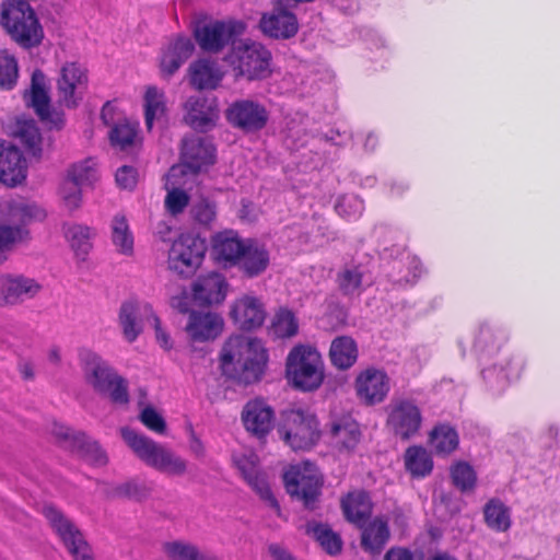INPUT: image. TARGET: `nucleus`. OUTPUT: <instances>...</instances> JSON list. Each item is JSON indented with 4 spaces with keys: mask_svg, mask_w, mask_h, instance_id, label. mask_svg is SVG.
<instances>
[{
    "mask_svg": "<svg viewBox=\"0 0 560 560\" xmlns=\"http://www.w3.org/2000/svg\"><path fill=\"white\" fill-rule=\"evenodd\" d=\"M217 369L225 381L240 385L260 383L268 370L269 352L260 339L232 335L222 343Z\"/></svg>",
    "mask_w": 560,
    "mask_h": 560,
    "instance_id": "obj_1",
    "label": "nucleus"
},
{
    "mask_svg": "<svg viewBox=\"0 0 560 560\" xmlns=\"http://www.w3.org/2000/svg\"><path fill=\"white\" fill-rule=\"evenodd\" d=\"M1 209L11 224H0V264L7 260L8 253L27 238L25 225L45 218V211L23 198L10 199L1 203Z\"/></svg>",
    "mask_w": 560,
    "mask_h": 560,
    "instance_id": "obj_2",
    "label": "nucleus"
},
{
    "mask_svg": "<svg viewBox=\"0 0 560 560\" xmlns=\"http://www.w3.org/2000/svg\"><path fill=\"white\" fill-rule=\"evenodd\" d=\"M120 432L127 445L147 466L168 476L186 474L187 460L172 450L130 428H122Z\"/></svg>",
    "mask_w": 560,
    "mask_h": 560,
    "instance_id": "obj_3",
    "label": "nucleus"
},
{
    "mask_svg": "<svg viewBox=\"0 0 560 560\" xmlns=\"http://www.w3.org/2000/svg\"><path fill=\"white\" fill-rule=\"evenodd\" d=\"M1 23L12 39L23 48L36 47L44 38L36 13L25 0H8L2 8Z\"/></svg>",
    "mask_w": 560,
    "mask_h": 560,
    "instance_id": "obj_4",
    "label": "nucleus"
},
{
    "mask_svg": "<svg viewBox=\"0 0 560 560\" xmlns=\"http://www.w3.org/2000/svg\"><path fill=\"white\" fill-rule=\"evenodd\" d=\"M285 376L292 385H320L325 364L319 351L311 345L294 346L285 360Z\"/></svg>",
    "mask_w": 560,
    "mask_h": 560,
    "instance_id": "obj_5",
    "label": "nucleus"
},
{
    "mask_svg": "<svg viewBox=\"0 0 560 560\" xmlns=\"http://www.w3.org/2000/svg\"><path fill=\"white\" fill-rule=\"evenodd\" d=\"M225 60L236 77L260 80L270 74L271 54L259 43H241L233 46Z\"/></svg>",
    "mask_w": 560,
    "mask_h": 560,
    "instance_id": "obj_6",
    "label": "nucleus"
},
{
    "mask_svg": "<svg viewBox=\"0 0 560 560\" xmlns=\"http://www.w3.org/2000/svg\"><path fill=\"white\" fill-rule=\"evenodd\" d=\"M282 440L294 451L311 448L319 439L316 418L302 410H287L279 427Z\"/></svg>",
    "mask_w": 560,
    "mask_h": 560,
    "instance_id": "obj_7",
    "label": "nucleus"
},
{
    "mask_svg": "<svg viewBox=\"0 0 560 560\" xmlns=\"http://www.w3.org/2000/svg\"><path fill=\"white\" fill-rule=\"evenodd\" d=\"M287 492L305 508L314 509L320 494L322 477L317 467L310 463L292 465L283 475Z\"/></svg>",
    "mask_w": 560,
    "mask_h": 560,
    "instance_id": "obj_8",
    "label": "nucleus"
},
{
    "mask_svg": "<svg viewBox=\"0 0 560 560\" xmlns=\"http://www.w3.org/2000/svg\"><path fill=\"white\" fill-rule=\"evenodd\" d=\"M207 252L206 241L192 234H182L168 252V267L182 277H190L201 266Z\"/></svg>",
    "mask_w": 560,
    "mask_h": 560,
    "instance_id": "obj_9",
    "label": "nucleus"
},
{
    "mask_svg": "<svg viewBox=\"0 0 560 560\" xmlns=\"http://www.w3.org/2000/svg\"><path fill=\"white\" fill-rule=\"evenodd\" d=\"M43 514L74 560H93L90 545L70 518L52 505H45Z\"/></svg>",
    "mask_w": 560,
    "mask_h": 560,
    "instance_id": "obj_10",
    "label": "nucleus"
},
{
    "mask_svg": "<svg viewBox=\"0 0 560 560\" xmlns=\"http://www.w3.org/2000/svg\"><path fill=\"white\" fill-rule=\"evenodd\" d=\"M86 69L78 62L63 63L56 79L58 102L61 106L74 108L83 100L88 89Z\"/></svg>",
    "mask_w": 560,
    "mask_h": 560,
    "instance_id": "obj_11",
    "label": "nucleus"
},
{
    "mask_svg": "<svg viewBox=\"0 0 560 560\" xmlns=\"http://www.w3.org/2000/svg\"><path fill=\"white\" fill-rule=\"evenodd\" d=\"M228 121L244 132L264 129L269 119L266 106L257 101L243 98L233 102L226 109Z\"/></svg>",
    "mask_w": 560,
    "mask_h": 560,
    "instance_id": "obj_12",
    "label": "nucleus"
},
{
    "mask_svg": "<svg viewBox=\"0 0 560 560\" xmlns=\"http://www.w3.org/2000/svg\"><path fill=\"white\" fill-rule=\"evenodd\" d=\"M388 413L387 424L395 435L402 440L416 436L422 425L420 408L410 399L393 401Z\"/></svg>",
    "mask_w": 560,
    "mask_h": 560,
    "instance_id": "obj_13",
    "label": "nucleus"
},
{
    "mask_svg": "<svg viewBox=\"0 0 560 560\" xmlns=\"http://www.w3.org/2000/svg\"><path fill=\"white\" fill-rule=\"evenodd\" d=\"M182 165L176 167H183L182 175L187 172L197 174L215 161V148L209 138L200 136L186 137L183 140L182 147Z\"/></svg>",
    "mask_w": 560,
    "mask_h": 560,
    "instance_id": "obj_14",
    "label": "nucleus"
},
{
    "mask_svg": "<svg viewBox=\"0 0 560 560\" xmlns=\"http://www.w3.org/2000/svg\"><path fill=\"white\" fill-rule=\"evenodd\" d=\"M259 27L271 38L289 39L296 35L299 22L295 14L285 8L283 1L277 0L272 10L261 15Z\"/></svg>",
    "mask_w": 560,
    "mask_h": 560,
    "instance_id": "obj_15",
    "label": "nucleus"
},
{
    "mask_svg": "<svg viewBox=\"0 0 560 560\" xmlns=\"http://www.w3.org/2000/svg\"><path fill=\"white\" fill-rule=\"evenodd\" d=\"M79 363L85 378L93 385H124L125 383L115 368L91 349L79 350Z\"/></svg>",
    "mask_w": 560,
    "mask_h": 560,
    "instance_id": "obj_16",
    "label": "nucleus"
},
{
    "mask_svg": "<svg viewBox=\"0 0 560 560\" xmlns=\"http://www.w3.org/2000/svg\"><path fill=\"white\" fill-rule=\"evenodd\" d=\"M42 290V284L23 275L0 276V305L13 306L34 299Z\"/></svg>",
    "mask_w": 560,
    "mask_h": 560,
    "instance_id": "obj_17",
    "label": "nucleus"
},
{
    "mask_svg": "<svg viewBox=\"0 0 560 560\" xmlns=\"http://www.w3.org/2000/svg\"><path fill=\"white\" fill-rule=\"evenodd\" d=\"M223 318L212 312L191 311L185 326L190 340L206 342L219 337L223 330Z\"/></svg>",
    "mask_w": 560,
    "mask_h": 560,
    "instance_id": "obj_18",
    "label": "nucleus"
},
{
    "mask_svg": "<svg viewBox=\"0 0 560 560\" xmlns=\"http://www.w3.org/2000/svg\"><path fill=\"white\" fill-rule=\"evenodd\" d=\"M185 121L192 129L208 131L215 126L219 110L213 100L205 96H191L185 103Z\"/></svg>",
    "mask_w": 560,
    "mask_h": 560,
    "instance_id": "obj_19",
    "label": "nucleus"
},
{
    "mask_svg": "<svg viewBox=\"0 0 560 560\" xmlns=\"http://www.w3.org/2000/svg\"><path fill=\"white\" fill-rule=\"evenodd\" d=\"M26 177V161L21 151L9 142L0 140V182L15 186Z\"/></svg>",
    "mask_w": 560,
    "mask_h": 560,
    "instance_id": "obj_20",
    "label": "nucleus"
},
{
    "mask_svg": "<svg viewBox=\"0 0 560 560\" xmlns=\"http://www.w3.org/2000/svg\"><path fill=\"white\" fill-rule=\"evenodd\" d=\"M226 289L228 283L224 277L218 272H210L194 281L192 299L199 305L219 304L225 299Z\"/></svg>",
    "mask_w": 560,
    "mask_h": 560,
    "instance_id": "obj_21",
    "label": "nucleus"
},
{
    "mask_svg": "<svg viewBox=\"0 0 560 560\" xmlns=\"http://www.w3.org/2000/svg\"><path fill=\"white\" fill-rule=\"evenodd\" d=\"M247 241L240 238L233 230L217 233L212 237V254L214 259L225 267H234L240 260Z\"/></svg>",
    "mask_w": 560,
    "mask_h": 560,
    "instance_id": "obj_22",
    "label": "nucleus"
},
{
    "mask_svg": "<svg viewBox=\"0 0 560 560\" xmlns=\"http://www.w3.org/2000/svg\"><path fill=\"white\" fill-rule=\"evenodd\" d=\"M233 35V25L220 21L205 24L195 31L199 47L208 52H219L232 40Z\"/></svg>",
    "mask_w": 560,
    "mask_h": 560,
    "instance_id": "obj_23",
    "label": "nucleus"
},
{
    "mask_svg": "<svg viewBox=\"0 0 560 560\" xmlns=\"http://www.w3.org/2000/svg\"><path fill=\"white\" fill-rule=\"evenodd\" d=\"M234 463L250 487L279 513L278 501L273 498L265 475L257 467L256 456L254 454L234 456Z\"/></svg>",
    "mask_w": 560,
    "mask_h": 560,
    "instance_id": "obj_24",
    "label": "nucleus"
},
{
    "mask_svg": "<svg viewBox=\"0 0 560 560\" xmlns=\"http://www.w3.org/2000/svg\"><path fill=\"white\" fill-rule=\"evenodd\" d=\"M245 429L261 439L268 434L273 423V411L260 399L248 401L242 411Z\"/></svg>",
    "mask_w": 560,
    "mask_h": 560,
    "instance_id": "obj_25",
    "label": "nucleus"
},
{
    "mask_svg": "<svg viewBox=\"0 0 560 560\" xmlns=\"http://www.w3.org/2000/svg\"><path fill=\"white\" fill-rule=\"evenodd\" d=\"M231 316L240 328L250 330L262 325L266 312L259 299L244 295L234 302Z\"/></svg>",
    "mask_w": 560,
    "mask_h": 560,
    "instance_id": "obj_26",
    "label": "nucleus"
},
{
    "mask_svg": "<svg viewBox=\"0 0 560 560\" xmlns=\"http://www.w3.org/2000/svg\"><path fill=\"white\" fill-rule=\"evenodd\" d=\"M147 307H152L149 304H140L137 302H125L119 310V325L122 329L124 337L132 342L142 331V322L149 324V313Z\"/></svg>",
    "mask_w": 560,
    "mask_h": 560,
    "instance_id": "obj_27",
    "label": "nucleus"
},
{
    "mask_svg": "<svg viewBox=\"0 0 560 560\" xmlns=\"http://www.w3.org/2000/svg\"><path fill=\"white\" fill-rule=\"evenodd\" d=\"M195 49L190 38L179 36L171 42L163 50L160 68L164 75L174 74L179 67L191 56Z\"/></svg>",
    "mask_w": 560,
    "mask_h": 560,
    "instance_id": "obj_28",
    "label": "nucleus"
},
{
    "mask_svg": "<svg viewBox=\"0 0 560 560\" xmlns=\"http://www.w3.org/2000/svg\"><path fill=\"white\" fill-rule=\"evenodd\" d=\"M270 262V256L265 246L247 240L243 254L237 261L238 270L247 278H255L266 271Z\"/></svg>",
    "mask_w": 560,
    "mask_h": 560,
    "instance_id": "obj_29",
    "label": "nucleus"
},
{
    "mask_svg": "<svg viewBox=\"0 0 560 560\" xmlns=\"http://www.w3.org/2000/svg\"><path fill=\"white\" fill-rule=\"evenodd\" d=\"M183 167H171L166 175V196L164 199L165 211L172 217L182 214L189 205V195L177 187V178L182 175Z\"/></svg>",
    "mask_w": 560,
    "mask_h": 560,
    "instance_id": "obj_30",
    "label": "nucleus"
},
{
    "mask_svg": "<svg viewBox=\"0 0 560 560\" xmlns=\"http://www.w3.org/2000/svg\"><path fill=\"white\" fill-rule=\"evenodd\" d=\"M30 105L43 121L57 126V121L51 118L50 98L46 90V77L40 70H35L32 74Z\"/></svg>",
    "mask_w": 560,
    "mask_h": 560,
    "instance_id": "obj_31",
    "label": "nucleus"
},
{
    "mask_svg": "<svg viewBox=\"0 0 560 560\" xmlns=\"http://www.w3.org/2000/svg\"><path fill=\"white\" fill-rule=\"evenodd\" d=\"M190 83L198 90H213L223 78L215 62L200 59L189 67Z\"/></svg>",
    "mask_w": 560,
    "mask_h": 560,
    "instance_id": "obj_32",
    "label": "nucleus"
},
{
    "mask_svg": "<svg viewBox=\"0 0 560 560\" xmlns=\"http://www.w3.org/2000/svg\"><path fill=\"white\" fill-rule=\"evenodd\" d=\"M330 432L335 443L347 450L353 448L360 440L359 425L350 415L340 417L332 415Z\"/></svg>",
    "mask_w": 560,
    "mask_h": 560,
    "instance_id": "obj_33",
    "label": "nucleus"
},
{
    "mask_svg": "<svg viewBox=\"0 0 560 560\" xmlns=\"http://www.w3.org/2000/svg\"><path fill=\"white\" fill-rule=\"evenodd\" d=\"M329 358L334 366L339 370L351 368L358 359L355 341L349 336H340L331 341Z\"/></svg>",
    "mask_w": 560,
    "mask_h": 560,
    "instance_id": "obj_34",
    "label": "nucleus"
},
{
    "mask_svg": "<svg viewBox=\"0 0 560 560\" xmlns=\"http://www.w3.org/2000/svg\"><path fill=\"white\" fill-rule=\"evenodd\" d=\"M110 241L116 250L124 256L133 254L135 238L127 218L117 213L110 221Z\"/></svg>",
    "mask_w": 560,
    "mask_h": 560,
    "instance_id": "obj_35",
    "label": "nucleus"
},
{
    "mask_svg": "<svg viewBox=\"0 0 560 560\" xmlns=\"http://www.w3.org/2000/svg\"><path fill=\"white\" fill-rule=\"evenodd\" d=\"M429 443L438 455H450L459 444V436L455 428L447 423L436 424L429 434Z\"/></svg>",
    "mask_w": 560,
    "mask_h": 560,
    "instance_id": "obj_36",
    "label": "nucleus"
},
{
    "mask_svg": "<svg viewBox=\"0 0 560 560\" xmlns=\"http://www.w3.org/2000/svg\"><path fill=\"white\" fill-rule=\"evenodd\" d=\"M341 506L346 518L358 525H361L372 511L370 497L363 491L349 493L341 501Z\"/></svg>",
    "mask_w": 560,
    "mask_h": 560,
    "instance_id": "obj_37",
    "label": "nucleus"
},
{
    "mask_svg": "<svg viewBox=\"0 0 560 560\" xmlns=\"http://www.w3.org/2000/svg\"><path fill=\"white\" fill-rule=\"evenodd\" d=\"M404 463L406 470L413 478H424L430 475L433 469V460L431 454L422 446H409L404 454Z\"/></svg>",
    "mask_w": 560,
    "mask_h": 560,
    "instance_id": "obj_38",
    "label": "nucleus"
},
{
    "mask_svg": "<svg viewBox=\"0 0 560 560\" xmlns=\"http://www.w3.org/2000/svg\"><path fill=\"white\" fill-rule=\"evenodd\" d=\"M144 119L148 130H151L154 121H160L166 114L164 92L155 85H149L143 96Z\"/></svg>",
    "mask_w": 560,
    "mask_h": 560,
    "instance_id": "obj_39",
    "label": "nucleus"
},
{
    "mask_svg": "<svg viewBox=\"0 0 560 560\" xmlns=\"http://www.w3.org/2000/svg\"><path fill=\"white\" fill-rule=\"evenodd\" d=\"M388 539L387 521L377 517L363 529L361 542L364 550L375 555L382 551Z\"/></svg>",
    "mask_w": 560,
    "mask_h": 560,
    "instance_id": "obj_40",
    "label": "nucleus"
},
{
    "mask_svg": "<svg viewBox=\"0 0 560 560\" xmlns=\"http://www.w3.org/2000/svg\"><path fill=\"white\" fill-rule=\"evenodd\" d=\"M485 522L494 532L504 533L512 525L511 511L500 500L492 499L483 508Z\"/></svg>",
    "mask_w": 560,
    "mask_h": 560,
    "instance_id": "obj_41",
    "label": "nucleus"
},
{
    "mask_svg": "<svg viewBox=\"0 0 560 560\" xmlns=\"http://www.w3.org/2000/svg\"><path fill=\"white\" fill-rule=\"evenodd\" d=\"M13 135L25 145L27 152L39 158L42 155V137L32 119H18Z\"/></svg>",
    "mask_w": 560,
    "mask_h": 560,
    "instance_id": "obj_42",
    "label": "nucleus"
},
{
    "mask_svg": "<svg viewBox=\"0 0 560 560\" xmlns=\"http://www.w3.org/2000/svg\"><path fill=\"white\" fill-rule=\"evenodd\" d=\"M163 551L170 560H218L215 556L202 552L196 545L183 540L163 544Z\"/></svg>",
    "mask_w": 560,
    "mask_h": 560,
    "instance_id": "obj_43",
    "label": "nucleus"
},
{
    "mask_svg": "<svg viewBox=\"0 0 560 560\" xmlns=\"http://www.w3.org/2000/svg\"><path fill=\"white\" fill-rule=\"evenodd\" d=\"M306 533L312 535L320 547L329 555H338L342 549L340 536L326 525L311 522L306 526Z\"/></svg>",
    "mask_w": 560,
    "mask_h": 560,
    "instance_id": "obj_44",
    "label": "nucleus"
},
{
    "mask_svg": "<svg viewBox=\"0 0 560 560\" xmlns=\"http://www.w3.org/2000/svg\"><path fill=\"white\" fill-rule=\"evenodd\" d=\"M370 282L371 279L366 277L365 268L362 266L346 267L338 275L339 288L345 294L360 293Z\"/></svg>",
    "mask_w": 560,
    "mask_h": 560,
    "instance_id": "obj_45",
    "label": "nucleus"
},
{
    "mask_svg": "<svg viewBox=\"0 0 560 560\" xmlns=\"http://www.w3.org/2000/svg\"><path fill=\"white\" fill-rule=\"evenodd\" d=\"M112 145L126 149L132 145L138 136V124L127 118H118L108 133Z\"/></svg>",
    "mask_w": 560,
    "mask_h": 560,
    "instance_id": "obj_46",
    "label": "nucleus"
},
{
    "mask_svg": "<svg viewBox=\"0 0 560 560\" xmlns=\"http://www.w3.org/2000/svg\"><path fill=\"white\" fill-rule=\"evenodd\" d=\"M19 79V65L14 55L0 49V89L12 90Z\"/></svg>",
    "mask_w": 560,
    "mask_h": 560,
    "instance_id": "obj_47",
    "label": "nucleus"
},
{
    "mask_svg": "<svg viewBox=\"0 0 560 560\" xmlns=\"http://www.w3.org/2000/svg\"><path fill=\"white\" fill-rule=\"evenodd\" d=\"M65 235L78 255H86L91 248L92 231L88 226L71 224L66 226Z\"/></svg>",
    "mask_w": 560,
    "mask_h": 560,
    "instance_id": "obj_48",
    "label": "nucleus"
},
{
    "mask_svg": "<svg viewBox=\"0 0 560 560\" xmlns=\"http://www.w3.org/2000/svg\"><path fill=\"white\" fill-rule=\"evenodd\" d=\"M299 324L289 310H280L273 317L271 332L277 338H291L298 334Z\"/></svg>",
    "mask_w": 560,
    "mask_h": 560,
    "instance_id": "obj_49",
    "label": "nucleus"
},
{
    "mask_svg": "<svg viewBox=\"0 0 560 560\" xmlns=\"http://www.w3.org/2000/svg\"><path fill=\"white\" fill-rule=\"evenodd\" d=\"M145 393L142 388H139V401L138 405L141 407L139 416L140 421L151 431L162 434L165 432L166 423L164 418L151 406L144 405Z\"/></svg>",
    "mask_w": 560,
    "mask_h": 560,
    "instance_id": "obj_50",
    "label": "nucleus"
},
{
    "mask_svg": "<svg viewBox=\"0 0 560 560\" xmlns=\"http://www.w3.org/2000/svg\"><path fill=\"white\" fill-rule=\"evenodd\" d=\"M190 215L202 226H210L217 219V205L209 198L200 197L190 207Z\"/></svg>",
    "mask_w": 560,
    "mask_h": 560,
    "instance_id": "obj_51",
    "label": "nucleus"
},
{
    "mask_svg": "<svg viewBox=\"0 0 560 560\" xmlns=\"http://www.w3.org/2000/svg\"><path fill=\"white\" fill-rule=\"evenodd\" d=\"M67 177L83 187L91 185L97 179V170L94 160L88 159L73 164L68 171Z\"/></svg>",
    "mask_w": 560,
    "mask_h": 560,
    "instance_id": "obj_52",
    "label": "nucleus"
},
{
    "mask_svg": "<svg viewBox=\"0 0 560 560\" xmlns=\"http://www.w3.org/2000/svg\"><path fill=\"white\" fill-rule=\"evenodd\" d=\"M114 494L119 498L142 501L151 494V487L141 481L129 480L116 486Z\"/></svg>",
    "mask_w": 560,
    "mask_h": 560,
    "instance_id": "obj_53",
    "label": "nucleus"
},
{
    "mask_svg": "<svg viewBox=\"0 0 560 560\" xmlns=\"http://www.w3.org/2000/svg\"><path fill=\"white\" fill-rule=\"evenodd\" d=\"M474 348L479 353L493 354L500 348L495 331L490 326H481L474 342Z\"/></svg>",
    "mask_w": 560,
    "mask_h": 560,
    "instance_id": "obj_54",
    "label": "nucleus"
},
{
    "mask_svg": "<svg viewBox=\"0 0 560 560\" xmlns=\"http://www.w3.org/2000/svg\"><path fill=\"white\" fill-rule=\"evenodd\" d=\"M451 475L454 485L462 491L470 490L475 487L476 474L469 464L463 462L455 464L451 469Z\"/></svg>",
    "mask_w": 560,
    "mask_h": 560,
    "instance_id": "obj_55",
    "label": "nucleus"
},
{
    "mask_svg": "<svg viewBox=\"0 0 560 560\" xmlns=\"http://www.w3.org/2000/svg\"><path fill=\"white\" fill-rule=\"evenodd\" d=\"M335 208L339 215L351 220L362 214L364 203L363 200L355 195H345L338 199Z\"/></svg>",
    "mask_w": 560,
    "mask_h": 560,
    "instance_id": "obj_56",
    "label": "nucleus"
},
{
    "mask_svg": "<svg viewBox=\"0 0 560 560\" xmlns=\"http://www.w3.org/2000/svg\"><path fill=\"white\" fill-rule=\"evenodd\" d=\"M81 451L85 459L94 466H104L107 463V456L97 442L81 435Z\"/></svg>",
    "mask_w": 560,
    "mask_h": 560,
    "instance_id": "obj_57",
    "label": "nucleus"
},
{
    "mask_svg": "<svg viewBox=\"0 0 560 560\" xmlns=\"http://www.w3.org/2000/svg\"><path fill=\"white\" fill-rule=\"evenodd\" d=\"M83 186L66 177L60 186V196L69 209H77L81 203Z\"/></svg>",
    "mask_w": 560,
    "mask_h": 560,
    "instance_id": "obj_58",
    "label": "nucleus"
},
{
    "mask_svg": "<svg viewBox=\"0 0 560 560\" xmlns=\"http://www.w3.org/2000/svg\"><path fill=\"white\" fill-rule=\"evenodd\" d=\"M389 377L384 369L369 366L361 371L355 380V385H387Z\"/></svg>",
    "mask_w": 560,
    "mask_h": 560,
    "instance_id": "obj_59",
    "label": "nucleus"
},
{
    "mask_svg": "<svg viewBox=\"0 0 560 560\" xmlns=\"http://www.w3.org/2000/svg\"><path fill=\"white\" fill-rule=\"evenodd\" d=\"M359 400L368 406L378 404L387 396L386 387H354Z\"/></svg>",
    "mask_w": 560,
    "mask_h": 560,
    "instance_id": "obj_60",
    "label": "nucleus"
},
{
    "mask_svg": "<svg viewBox=\"0 0 560 560\" xmlns=\"http://www.w3.org/2000/svg\"><path fill=\"white\" fill-rule=\"evenodd\" d=\"M145 311L149 313V325L153 327L155 331V339L158 343L165 350H170L173 347L170 335L161 326V320L154 313L152 307H147Z\"/></svg>",
    "mask_w": 560,
    "mask_h": 560,
    "instance_id": "obj_61",
    "label": "nucleus"
},
{
    "mask_svg": "<svg viewBox=\"0 0 560 560\" xmlns=\"http://www.w3.org/2000/svg\"><path fill=\"white\" fill-rule=\"evenodd\" d=\"M405 260L408 267V273L402 275L395 280L397 282L413 283L421 275V261L416 256H411L409 254L406 256Z\"/></svg>",
    "mask_w": 560,
    "mask_h": 560,
    "instance_id": "obj_62",
    "label": "nucleus"
},
{
    "mask_svg": "<svg viewBox=\"0 0 560 560\" xmlns=\"http://www.w3.org/2000/svg\"><path fill=\"white\" fill-rule=\"evenodd\" d=\"M117 185L122 189H132L137 184V171L128 165L119 167L115 175Z\"/></svg>",
    "mask_w": 560,
    "mask_h": 560,
    "instance_id": "obj_63",
    "label": "nucleus"
},
{
    "mask_svg": "<svg viewBox=\"0 0 560 560\" xmlns=\"http://www.w3.org/2000/svg\"><path fill=\"white\" fill-rule=\"evenodd\" d=\"M100 394L117 406H126L129 401L127 387H98Z\"/></svg>",
    "mask_w": 560,
    "mask_h": 560,
    "instance_id": "obj_64",
    "label": "nucleus"
}]
</instances>
